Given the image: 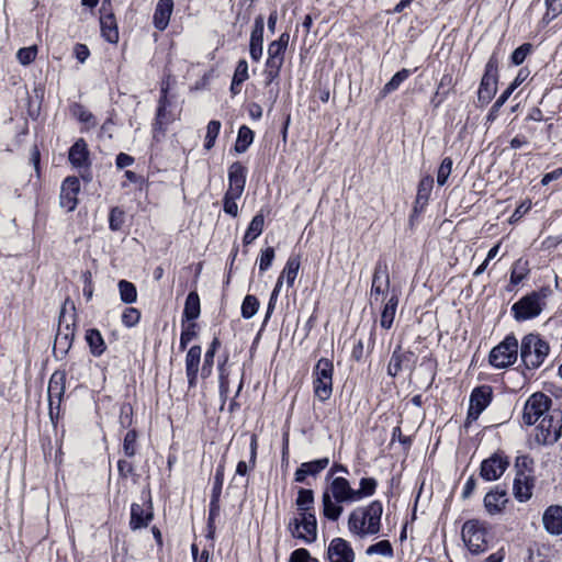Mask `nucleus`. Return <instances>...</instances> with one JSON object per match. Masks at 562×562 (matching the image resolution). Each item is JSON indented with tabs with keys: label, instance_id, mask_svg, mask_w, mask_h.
<instances>
[{
	"label": "nucleus",
	"instance_id": "obj_62",
	"mask_svg": "<svg viewBox=\"0 0 562 562\" xmlns=\"http://www.w3.org/2000/svg\"><path fill=\"white\" fill-rule=\"evenodd\" d=\"M218 370H220V391H221L222 395L226 396L229 391L228 373L226 372L224 364H221Z\"/></svg>",
	"mask_w": 562,
	"mask_h": 562
},
{
	"label": "nucleus",
	"instance_id": "obj_58",
	"mask_svg": "<svg viewBox=\"0 0 562 562\" xmlns=\"http://www.w3.org/2000/svg\"><path fill=\"white\" fill-rule=\"evenodd\" d=\"M546 4L547 13L544 15V19H547L548 21H551L560 13H562V0H547Z\"/></svg>",
	"mask_w": 562,
	"mask_h": 562
},
{
	"label": "nucleus",
	"instance_id": "obj_40",
	"mask_svg": "<svg viewBox=\"0 0 562 562\" xmlns=\"http://www.w3.org/2000/svg\"><path fill=\"white\" fill-rule=\"evenodd\" d=\"M283 61L282 59L267 58L266 68L263 70L266 86L271 85L279 77Z\"/></svg>",
	"mask_w": 562,
	"mask_h": 562
},
{
	"label": "nucleus",
	"instance_id": "obj_39",
	"mask_svg": "<svg viewBox=\"0 0 562 562\" xmlns=\"http://www.w3.org/2000/svg\"><path fill=\"white\" fill-rule=\"evenodd\" d=\"M200 315V297L196 292H190L187 296L183 317L193 321Z\"/></svg>",
	"mask_w": 562,
	"mask_h": 562
},
{
	"label": "nucleus",
	"instance_id": "obj_57",
	"mask_svg": "<svg viewBox=\"0 0 562 562\" xmlns=\"http://www.w3.org/2000/svg\"><path fill=\"white\" fill-rule=\"evenodd\" d=\"M110 228L112 231H119L122 228L124 224V212L120 210L119 207H114L110 212Z\"/></svg>",
	"mask_w": 562,
	"mask_h": 562
},
{
	"label": "nucleus",
	"instance_id": "obj_63",
	"mask_svg": "<svg viewBox=\"0 0 562 562\" xmlns=\"http://www.w3.org/2000/svg\"><path fill=\"white\" fill-rule=\"evenodd\" d=\"M310 553L306 549H296L291 553L290 562H308Z\"/></svg>",
	"mask_w": 562,
	"mask_h": 562
},
{
	"label": "nucleus",
	"instance_id": "obj_16",
	"mask_svg": "<svg viewBox=\"0 0 562 562\" xmlns=\"http://www.w3.org/2000/svg\"><path fill=\"white\" fill-rule=\"evenodd\" d=\"M415 362V356L412 351H404L397 347L390 359L387 364V373L391 376H396L405 370H411Z\"/></svg>",
	"mask_w": 562,
	"mask_h": 562
},
{
	"label": "nucleus",
	"instance_id": "obj_22",
	"mask_svg": "<svg viewBox=\"0 0 562 562\" xmlns=\"http://www.w3.org/2000/svg\"><path fill=\"white\" fill-rule=\"evenodd\" d=\"M533 479L525 470H518L514 481V495L519 502L528 501L532 495Z\"/></svg>",
	"mask_w": 562,
	"mask_h": 562
},
{
	"label": "nucleus",
	"instance_id": "obj_59",
	"mask_svg": "<svg viewBox=\"0 0 562 562\" xmlns=\"http://www.w3.org/2000/svg\"><path fill=\"white\" fill-rule=\"evenodd\" d=\"M273 259H274V249L272 247H268L265 250H262L260 258H259V270L261 272H263L267 269H269Z\"/></svg>",
	"mask_w": 562,
	"mask_h": 562
},
{
	"label": "nucleus",
	"instance_id": "obj_53",
	"mask_svg": "<svg viewBox=\"0 0 562 562\" xmlns=\"http://www.w3.org/2000/svg\"><path fill=\"white\" fill-rule=\"evenodd\" d=\"M368 554H381L384 557H392L393 549L391 543L387 540L379 541L375 544L370 546L367 549Z\"/></svg>",
	"mask_w": 562,
	"mask_h": 562
},
{
	"label": "nucleus",
	"instance_id": "obj_2",
	"mask_svg": "<svg viewBox=\"0 0 562 562\" xmlns=\"http://www.w3.org/2000/svg\"><path fill=\"white\" fill-rule=\"evenodd\" d=\"M383 505L373 501L367 506L355 508L348 517L349 531L359 537L366 538L380 532Z\"/></svg>",
	"mask_w": 562,
	"mask_h": 562
},
{
	"label": "nucleus",
	"instance_id": "obj_44",
	"mask_svg": "<svg viewBox=\"0 0 562 562\" xmlns=\"http://www.w3.org/2000/svg\"><path fill=\"white\" fill-rule=\"evenodd\" d=\"M529 272L528 261L519 258L513 265L512 273H510V282L513 284L520 283Z\"/></svg>",
	"mask_w": 562,
	"mask_h": 562
},
{
	"label": "nucleus",
	"instance_id": "obj_30",
	"mask_svg": "<svg viewBox=\"0 0 562 562\" xmlns=\"http://www.w3.org/2000/svg\"><path fill=\"white\" fill-rule=\"evenodd\" d=\"M172 10V0L158 1L154 13V25L156 29L164 31L168 26Z\"/></svg>",
	"mask_w": 562,
	"mask_h": 562
},
{
	"label": "nucleus",
	"instance_id": "obj_64",
	"mask_svg": "<svg viewBox=\"0 0 562 562\" xmlns=\"http://www.w3.org/2000/svg\"><path fill=\"white\" fill-rule=\"evenodd\" d=\"M74 53H75V56L76 58L80 61V63H85L86 59L89 57L90 55V52L88 49V47L83 44H77L75 46V49H74Z\"/></svg>",
	"mask_w": 562,
	"mask_h": 562
},
{
	"label": "nucleus",
	"instance_id": "obj_6",
	"mask_svg": "<svg viewBox=\"0 0 562 562\" xmlns=\"http://www.w3.org/2000/svg\"><path fill=\"white\" fill-rule=\"evenodd\" d=\"M549 352L548 344L538 335L529 334L524 337L520 346V357L529 369L540 367Z\"/></svg>",
	"mask_w": 562,
	"mask_h": 562
},
{
	"label": "nucleus",
	"instance_id": "obj_23",
	"mask_svg": "<svg viewBox=\"0 0 562 562\" xmlns=\"http://www.w3.org/2000/svg\"><path fill=\"white\" fill-rule=\"evenodd\" d=\"M265 23L261 15L255 20V25L250 34L249 53L252 60L258 61L262 56Z\"/></svg>",
	"mask_w": 562,
	"mask_h": 562
},
{
	"label": "nucleus",
	"instance_id": "obj_25",
	"mask_svg": "<svg viewBox=\"0 0 562 562\" xmlns=\"http://www.w3.org/2000/svg\"><path fill=\"white\" fill-rule=\"evenodd\" d=\"M507 503L506 492L498 487L488 492L484 497V507L490 515L499 514Z\"/></svg>",
	"mask_w": 562,
	"mask_h": 562
},
{
	"label": "nucleus",
	"instance_id": "obj_37",
	"mask_svg": "<svg viewBox=\"0 0 562 562\" xmlns=\"http://www.w3.org/2000/svg\"><path fill=\"white\" fill-rule=\"evenodd\" d=\"M249 78L248 75V64L245 59H240L236 66L231 91L233 94H238L240 92V86Z\"/></svg>",
	"mask_w": 562,
	"mask_h": 562
},
{
	"label": "nucleus",
	"instance_id": "obj_18",
	"mask_svg": "<svg viewBox=\"0 0 562 562\" xmlns=\"http://www.w3.org/2000/svg\"><path fill=\"white\" fill-rule=\"evenodd\" d=\"M507 467L508 461L505 458L494 454L482 462L480 474L485 481H495L502 476Z\"/></svg>",
	"mask_w": 562,
	"mask_h": 562
},
{
	"label": "nucleus",
	"instance_id": "obj_3",
	"mask_svg": "<svg viewBox=\"0 0 562 562\" xmlns=\"http://www.w3.org/2000/svg\"><path fill=\"white\" fill-rule=\"evenodd\" d=\"M462 540L472 554H481L495 543L492 526L480 519H469L461 528Z\"/></svg>",
	"mask_w": 562,
	"mask_h": 562
},
{
	"label": "nucleus",
	"instance_id": "obj_43",
	"mask_svg": "<svg viewBox=\"0 0 562 562\" xmlns=\"http://www.w3.org/2000/svg\"><path fill=\"white\" fill-rule=\"evenodd\" d=\"M218 346H220V340L217 338H214L210 348L207 349V351L204 355V362H203L202 370H201V375L204 379L210 376L212 373L214 356H215V352H216Z\"/></svg>",
	"mask_w": 562,
	"mask_h": 562
},
{
	"label": "nucleus",
	"instance_id": "obj_61",
	"mask_svg": "<svg viewBox=\"0 0 562 562\" xmlns=\"http://www.w3.org/2000/svg\"><path fill=\"white\" fill-rule=\"evenodd\" d=\"M194 327H195L194 324H190L182 330L181 336H180V348L182 350H184L187 348L188 344L194 338V336H195Z\"/></svg>",
	"mask_w": 562,
	"mask_h": 562
},
{
	"label": "nucleus",
	"instance_id": "obj_10",
	"mask_svg": "<svg viewBox=\"0 0 562 562\" xmlns=\"http://www.w3.org/2000/svg\"><path fill=\"white\" fill-rule=\"evenodd\" d=\"M289 530L294 538L301 539L306 543L316 540L317 521L312 512H303L299 517L293 518L289 524Z\"/></svg>",
	"mask_w": 562,
	"mask_h": 562
},
{
	"label": "nucleus",
	"instance_id": "obj_55",
	"mask_svg": "<svg viewBox=\"0 0 562 562\" xmlns=\"http://www.w3.org/2000/svg\"><path fill=\"white\" fill-rule=\"evenodd\" d=\"M239 198L240 196H238V195L225 192V195H224V199H223L224 212L229 214V215H232L233 217H236L238 215V205H237L236 201Z\"/></svg>",
	"mask_w": 562,
	"mask_h": 562
},
{
	"label": "nucleus",
	"instance_id": "obj_48",
	"mask_svg": "<svg viewBox=\"0 0 562 562\" xmlns=\"http://www.w3.org/2000/svg\"><path fill=\"white\" fill-rule=\"evenodd\" d=\"M259 308V301L255 295H246L241 304V315L244 318H251Z\"/></svg>",
	"mask_w": 562,
	"mask_h": 562
},
{
	"label": "nucleus",
	"instance_id": "obj_60",
	"mask_svg": "<svg viewBox=\"0 0 562 562\" xmlns=\"http://www.w3.org/2000/svg\"><path fill=\"white\" fill-rule=\"evenodd\" d=\"M530 48H531L530 44H524V45L519 46L518 48H516L512 54V61L515 65L522 64L524 60L526 59L527 55L529 54Z\"/></svg>",
	"mask_w": 562,
	"mask_h": 562
},
{
	"label": "nucleus",
	"instance_id": "obj_54",
	"mask_svg": "<svg viewBox=\"0 0 562 562\" xmlns=\"http://www.w3.org/2000/svg\"><path fill=\"white\" fill-rule=\"evenodd\" d=\"M37 55V47L36 46H29L20 48L16 53V58L22 65H29L31 64Z\"/></svg>",
	"mask_w": 562,
	"mask_h": 562
},
{
	"label": "nucleus",
	"instance_id": "obj_4",
	"mask_svg": "<svg viewBox=\"0 0 562 562\" xmlns=\"http://www.w3.org/2000/svg\"><path fill=\"white\" fill-rule=\"evenodd\" d=\"M549 288H541L520 297L512 306L514 318L525 322L538 317L547 306V299L550 295Z\"/></svg>",
	"mask_w": 562,
	"mask_h": 562
},
{
	"label": "nucleus",
	"instance_id": "obj_21",
	"mask_svg": "<svg viewBox=\"0 0 562 562\" xmlns=\"http://www.w3.org/2000/svg\"><path fill=\"white\" fill-rule=\"evenodd\" d=\"M202 349L200 346H192L186 356V374L189 387H195L198 382L199 367L201 362Z\"/></svg>",
	"mask_w": 562,
	"mask_h": 562
},
{
	"label": "nucleus",
	"instance_id": "obj_45",
	"mask_svg": "<svg viewBox=\"0 0 562 562\" xmlns=\"http://www.w3.org/2000/svg\"><path fill=\"white\" fill-rule=\"evenodd\" d=\"M411 71L408 69H402L397 71L389 82L385 83V86L382 89V95L385 97L386 94L397 90L400 86L409 77Z\"/></svg>",
	"mask_w": 562,
	"mask_h": 562
},
{
	"label": "nucleus",
	"instance_id": "obj_29",
	"mask_svg": "<svg viewBox=\"0 0 562 562\" xmlns=\"http://www.w3.org/2000/svg\"><path fill=\"white\" fill-rule=\"evenodd\" d=\"M543 525L552 535L562 533V507L550 506L543 514Z\"/></svg>",
	"mask_w": 562,
	"mask_h": 562
},
{
	"label": "nucleus",
	"instance_id": "obj_56",
	"mask_svg": "<svg viewBox=\"0 0 562 562\" xmlns=\"http://www.w3.org/2000/svg\"><path fill=\"white\" fill-rule=\"evenodd\" d=\"M136 439L137 434L135 430H128L124 437L123 449L127 457H133L136 453Z\"/></svg>",
	"mask_w": 562,
	"mask_h": 562
},
{
	"label": "nucleus",
	"instance_id": "obj_32",
	"mask_svg": "<svg viewBox=\"0 0 562 562\" xmlns=\"http://www.w3.org/2000/svg\"><path fill=\"white\" fill-rule=\"evenodd\" d=\"M432 188L434 178L431 176H425L420 179L415 200V212H417L418 209L423 210L427 205Z\"/></svg>",
	"mask_w": 562,
	"mask_h": 562
},
{
	"label": "nucleus",
	"instance_id": "obj_19",
	"mask_svg": "<svg viewBox=\"0 0 562 562\" xmlns=\"http://www.w3.org/2000/svg\"><path fill=\"white\" fill-rule=\"evenodd\" d=\"M246 168L239 162H233L228 168V188L226 193L241 196L246 186Z\"/></svg>",
	"mask_w": 562,
	"mask_h": 562
},
{
	"label": "nucleus",
	"instance_id": "obj_33",
	"mask_svg": "<svg viewBox=\"0 0 562 562\" xmlns=\"http://www.w3.org/2000/svg\"><path fill=\"white\" fill-rule=\"evenodd\" d=\"M89 151L83 139H78L69 149V161L76 168H81L88 162Z\"/></svg>",
	"mask_w": 562,
	"mask_h": 562
},
{
	"label": "nucleus",
	"instance_id": "obj_26",
	"mask_svg": "<svg viewBox=\"0 0 562 562\" xmlns=\"http://www.w3.org/2000/svg\"><path fill=\"white\" fill-rule=\"evenodd\" d=\"M383 307L381 311V319L380 325L384 329H390L393 325L397 305H398V295L393 292L386 300L382 299Z\"/></svg>",
	"mask_w": 562,
	"mask_h": 562
},
{
	"label": "nucleus",
	"instance_id": "obj_28",
	"mask_svg": "<svg viewBox=\"0 0 562 562\" xmlns=\"http://www.w3.org/2000/svg\"><path fill=\"white\" fill-rule=\"evenodd\" d=\"M329 464L328 458H322L310 462H304L295 471V481L304 482L307 475H316Z\"/></svg>",
	"mask_w": 562,
	"mask_h": 562
},
{
	"label": "nucleus",
	"instance_id": "obj_27",
	"mask_svg": "<svg viewBox=\"0 0 562 562\" xmlns=\"http://www.w3.org/2000/svg\"><path fill=\"white\" fill-rule=\"evenodd\" d=\"M105 1L102 5V15L100 18L101 33L102 36L110 43H116L119 41V30L114 15L105 12Z\"/></svg>",
	"mask_w": 562,
	"mask_h": 562
},
{
	"label": "nucleus",
	"instance_id": "obj_34",
	"mask_svg": "<svg viewBox=\"0 0 562 562\" xmlns=\"http://www.w3.org/2000/svg\"><path fill=\"white\" fill-rule=\"evenodd\" d=\"M85 338L94 357H100L105 351L106 346L104 339L98 329H88Z\"/></svg>",
	"mask_w": 562,
	"mask_h": 562
},
{
	"label": "nucleus",
	"instance_id": "obj_9",
	"mask_svg": "<svg viewBox=\"0 0 562 562\" xmlns=\"http://www.w3.org/2000/svg\"><path fill=\"white\" fill-rule=\"evenodd\" d=\"M497 79H498V59L495 54H493L486 66L485 72L482 77L479 91H477V100L481 104L485 105L490 103L497 91Z\"/></svg>",
	"mask_w": 562,
	"mask_h": 562
},
{
	"label": "nucleus",
	"instance_id": "obj_8",
	"mask_svg": "<svg viewBox=\"0 0 562 562\" xmlns=\"http://www.w3.org/2000/svg\"><path fill=\"white\" fill-rule=\"evenodd\" d=\"M551 404V397L544 393L537 392L530 395L524 406V423L528 426L538 423L544 415L553 411Z\"/></svg>",
	"mask_w": 562,
	"mask_h": 562
},
{
	"label": "nucleus",
	"instance_id": "obj_7",
	"mask_svg": "<svg viewBox=\"0 0 562 562\" xmlns=\"http://www.w3.org/2000/svg\"><path fill=\"white\" fill-rule=\"evenodd\" d=\"M536 440L542 445H552L562 432V412L554 408L538 422Z\"/></svg>",
	"mask_w": 562,
	"mask_h": 562
},
{
	"label": "nucleus",
	"instance_id": "obj_14",
	"mask_svg": "<svg viewBox=\"0 0 562 562\" xmlns=\"http://www.w3.org/2000/svg\"><path fill=\"white\" fill-rule=\"evenodd\" d=\"M167 92L168 86L164 85L161 87V97L158 102L154 123V138H157L158 134H164L166 126L176 120V115L168 111L169 101L167 99Z\"/></svg>",
	"mask_w": 562,
	"mask_h": 562
},
{
	"label": "nucleus",
	"instance_id": "obj_31",
	"mask_svg": "<svg viewBox=\"0 0 562 562\" xmlns=\"http://www.w3.org/2000/svg\"><path fill=\"white\" fill-rule=\"evenodd\" d=\"M65 390V376L63 373L55 372L48 382V401L50 408L54 404L59 405Z\"/></svg>",
	"mask_w": 562,
	"mask_h": 562
},
{
	"label": "nucleus",
	"instance_id": "obj_38",
	"mask_svg": "<svg viewBox=\"0 0 562 562\" xmlns=\"http://www.w3.org/2000/svg\"><path fill=\"white\" fill-rule=\"evenodd\" d=\"M290 35L282 33L277 41H273L268 46V58H276L284 60V53L288 47Z\"/></svg>",
	"mask_w": 562,
	"mask_h": 562
},
{
	"label": "nucleus",
	"instance_id": "obj_12",
	"mask_svg": "<svg viewBox=\"0 0 562 562\" xmlns=\"http://www.w3.org/2000/svg\"><path fill=\"white\" fill-rule=\"evenodd\" d=\"M390 290V276L387 265L379 261L374 268L372 285L370 290L371 303H378L382 299L386 300Z\"/></svg>",
	"mask_w": 562,
	"mask_h": 562
},
{
	"label": "nucleus",
	"instance_id": "obj_51",
	"mask_svg": "<svg viewBox=\"0 0 562 562\" xmlns=\"http://www.w3.org/2000/svg\"><path fill=\"white\" fill-rule=\"evenodd\" d=\"M452 159L449 157H446L441 165L439 166L438 172H437V183L439 186L446 184L451 171H452Z\"/></svg>",
	"mask_w": 562,
	"mask_h": 562
},
{
	"label": "nucleus",
	"instance_id": "obj_5",
	"mask_svg": "<svg viewBox=\"0 0 562 562\" xmlns=\"http://www.w3.org/2000/svg\"><path fill=\"white\" fill-rule=\"evenodd\" d=\"M333 374V361L327 358H321L313 369V391L321 402H326L331 396Z\"/></svg>",
	"mask_w": 562,
	"mask_h": 562
},
{
	"label": "nucleus",
	"instance_id": "obj_36",
	"mask_svg": "<svg viewBox=\"0 0 562 562\" xmlns=\"http://www.w3.org/2000/svg\"><path fill=\"white\" fill-rule=\"evenodd\" d=\"M300 258L297 256H290L284 269L282 270L280 277L278 280H281V284L283 283V280L285 279L288 286H293L294 281L297 277L299 269H300Z\"/></svg>",
	"mask_w": 562,
	"mask_h": 562
},
{
	"label": "nucleus",
	"instance_id": "obj_52",
	"mask_svg": "<svg viewBox=\"0 0 562 562\" xmlns=\"http://www.w3.org/2000/svg\"><path fill=\"white\" fill-rule=\"evenodd\" d=\"M140 319V312L135 307H126L122 314V323L126 327H134Z\"/></svg>",
	"mask_w": 562,
	"mask_h": 562
},
{
	"label": "nucleus",
	"instance_id": "obj_15",
	"mask_svg": "<svg viewBox=\"0 0 562 562\" xmlns=\"http://www.w3.org/2000/svg\"><path fill=\"white\" fill-rule=\"evenodd\" d=\"M492 398L490 386L483 385L472 391L470 396V407L468 418L476 419L481 413L488 406Z\"/></svg>",
	"mask_w": 562,
	"mask_h": 562
},
{
	"label": "nucleus",
	"instance_id": "obj_47",
	"mask_svg": "<svg viewBox=\"0 0 562 562\" xmlns=\"http://www.w3.org/2000/svg\"><path fill=\"white\" fill-rule=\"evenodd\" d=\"M314 503L312 490L301 488L297 494L296 505L300 513L310 512Z\"/></svg>",
	"mask_w": 562,
	"mask_h": 562
},
{
	"label": "nucleus",
	"instance_id": "obj_41",
	"mask_svg": "<svg viewBox=\"0 0 562 562\" xmlns=\"http://www.w3.org/2000/svg\"><path fill=\"white\" fill-rule=\"evenodd\" d=\"M376 480L373 477H362L359 483V488L355 490L356 502H359L366 497L372 496L376 490Z\"/></svg>",
	"mask_w": 562,
	"mask_h": 562
},
{
	"label": "nucleus",
	"instance_id": "obj_20",
	"mask_svg": "<svg viewBox=\"0 0 562 562\" xmlns=\"http://www.w3.org/2000/svg\"><path fill=\"white\" fill-rule=\"evenodd\" d=\"M528 76L529 71L527 69H520L518 71L514 81L508 86V88L498 97V99L492 105L490 113L487 115L488 121H494L496 119L499 109L508 100L512 93L528 78Z\"/></svg>",
	"mask_w": 562,
	"mask_h": 562
},
{
	"label": "nucleus",
	"instance_id": "obj_42",
	"mask_svg": "<svg viewBox=\"0 0 562 562\" xmlns=\"http://www.w3.org/2000/svg\"><path fill=\"white\" fill-rule=\"evenodd\" d=\"M254 140V132L246 125H243L237 135L235 150L239 154L245 153Z\"/></svg>",
	"mask_w": 562,
	"mask_h": 562
},
{
	"label": "nucleus",
	"instance_id": "obj_1",
	"mask_svg": "<svg viewBox=\"0 0 562 562\" xmlns=\"http://www.w3.org/2000/svg\"><path fill=\"white\" fill-rule=\"evenodd\" d=\"M355 488L345 477H334L322 495L323 515L333 521L338 520L344 508L342 504L356 503Z\"/></svg>",
	"mask_w": 562,
	"mask_h": 562
},
{
	"label": "nucleus",
	"instance_id": "obj_11",
	"mask_svg": "<svg viewBox=\"0 0 562 562\" xmlns=\"http://www.w3.org/2000/svg\"><path fill=\"white\" fill-rule=\"evenodd\" d=\"M518 341L513 336H507L490 352V363L498 369L513 364L517 359Z\"/></svg>",
	"mask_w": 562,
	"mask_h": 562
},
{
	"label": "nucleus",
	"instance_id": "obj_50",
	"mask_svg": "<svg viewBox=\"0 0 562 562\" xmlns=\"http://www.w3.org/2000/svg\"><path fill=\"white\" fill-rule=\"evenodd\" d=\"M224 472H225V465L224 463H220L216 468L215 476H214V484L212 488V496L211 499L220 501V496L222 493V487L224 483Z\"/></svg>",
	"mask_w": 562,
	"mask_h": 562
},
{
	"label": "nucleus",
	"instance_id": "obj_46",
	"mask_svg": "<svg viewBox=\"0 0 562 562\" xmlns=\"http://www.w3.org/2000/svg\"><path fill=\"white\" fill-rule=\"evenodd\" d=\"M119 291L124 303L131 304L137 300L136 286L130 281L121 280L119 282Z\"/></svg>",
	"mask_w": 562,
	"mask_h": 562
},
{
	"label": "nucleus",
	"instance_id": "obj_24",
	"mask_svg": "<svg viewBox=\"0 0 562 562\" xmlns=\"http://www.w3.org/2000/svg\"><path fill=\"white\" fill-rule=\"evenodd\" d=\"M153 519V508L150 504L139 505L132 504L130 526L133 530L147 527Z\"/></svg>",
	"mask_w": 562,
	"mask_h": 562
},
{
	"label": "nucleus",
	"instance_id": "obj_49",
	"mask_svg": "<svg viewBox=\"0 0 562 562\" xmlns=\"http://www.w3.org/2000/svg\"><path fill=\"white\" fill-rule=\"evenodd\" d=\"M220 130H221L220 121L213 120V121L209 122V124L206 126V135H205V143H204L205 149L209 150L214 146L215 139L218 136Z\"/></svg>",
	"mask_w": 562,
	"mask_h": 562
},
{
	"label": "nucleus",
	"instance_id": "obj_35",
	"mask_svg": "<svg viewBox=\"0 0 562 562\" xmlns=\"http://www.w3.org/2000/svg\"><path fill=\"white\" fill-rule=\"evenodd\" d=\"M263 226H265V217H263V214L260 212L252 217V220L244 235V238H243L244 244L249 245L257 237H259L263 231Z\"/></svg>",
	"mask_w": 562,
	"mask_h": 562
},
{
	"label": "nucleus",
	"instance_id": "obj_13",
	"mask_svg": "<svg viewBox=\"0 0 562 562\" xmlns=\"http://www.w3.org/2000/svg\"><path fill=\"white\" fill-rule=\"evenodd\" d=\"M80 182L76 177H67L60 188L59 204L67 212H71L78 204Z\"/></svg>",
	"mask_w": 562,
	"mask_h": 562
},
{
	"label": "nucleus",
	"instance_id": "obj_17",
	"mask_svg": "<svg viewBox=\"0 0 562 562\" xmlns=\"http://www.w3.org/2000/svg\"><path fill=\"white\" fill-rule=\"evenodd\" d=\"M329 562H353L355 552L348 541L342 538H335L327 549Z\"/></svg>",
	"mask_w": 562,
	"mask_h": 562
}]
</instances>
